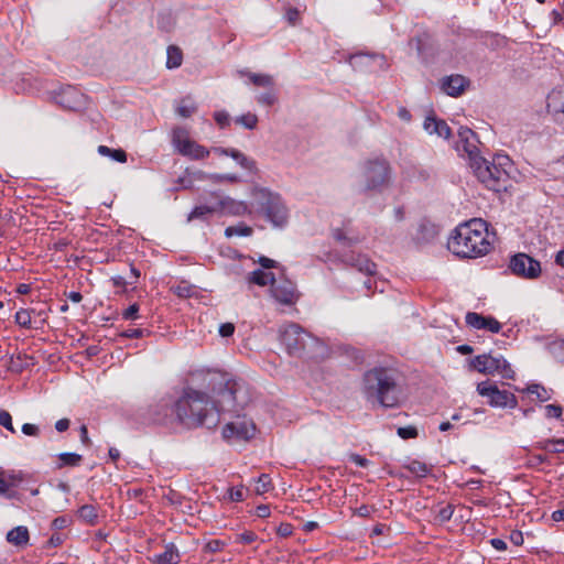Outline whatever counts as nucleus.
Returning <instances> with one entry per match:
<instances>
[{
    "label": "nucleus",
    "mask_w": 564,
    "mask_h": 564,
    "mask_svg": "<svg viewBox=\"0 0 564 564\" xmlns=\"http://www.w3.org/2000/svg\"><path fill=\"white\" fill-rule=\"evenodd\" d=\"M191 380L206 383L213 395L192 387L184 389L174 412L188 426H215L221 412H239L250 400L245 382L229 373L196 370L191 373Z\"/></svg>",
    "instance_id": "nucleus-1"
},
{
    "label": "nucleus",
    "mask_w": 564,
    "mask_h": 564,
    "mask_svg": "<svg viewBox=\"0 0 564 564\" xmlns=\"http://www.w3.org/2000/svg\"><path fill=\"white\" fill-rule=\"evenodd\" d=\"M362 393L367 401L395 408L403 395L402 376L392 367L377 366L364 373Z\"/></svg>",
    "instance_id": "nucleus-2"
},
{
    "label": "nucleus",
    "mask_w": 564,
    "mask_h": 564,
    "mask_svg": "<svg viewBox=\"0 0 564 564\" xmlns=\"http://www.w3.org/2000/svg\"><path fill=\"white\" fill-rule=\"evenodd\" d=\"M447 247L460 258H477L486 254L490 249L486 223L481 219H471L460 224L448 239Z\"/></svg>",
    "instance_id": "nucleus-3"
},
{
    "label": "nucleus",
    "mask_w": 564,
    "mask_h": 564,
    "mask_svg": "<svg viewBox=\"0 0 564 564\" xmlns=\"http://www.w3.org/2000/svg\"><path fill=\"white\" fill-rule=\"evenodd\" d=\"M470 167L475 176L488 189L494 192L506 191L510 180L511 160L506 154H496L491 161L475 159Z\"/></svg>",
    "instance_id": "nucleus-4"
},
{
    "label": "nucleus",
    "mask_w": 564,
    "mask_h": 564,
    "mask_svg": "<svg viewBox=\"0 0 564 564\" xmlns=\"http://www.w3.org/2000/svg\"><path fill=\"white\" fill-rule=\"evenodd\" d=\"M252 197L257 204L258 213L272 225V227L282 229L289 223V208L280 194L265 187H254Z\"/></svg>",
    "instance_id": "nucleus-5"
},
{
    "label": "nucleus",
    "mask_w": 564,
    "mask_h": 564,
    "mask_svg": "<svg viewBox=\"0 0 564 564\" xmlns=\"http://www.w3.org/2000/svg\"><path fill=\"white\" fill-rule=\"evenodd\" d=\"M360 182L364 192L382 193L391 183V166L383 158L367 160L361 165Z\"/></svg>",
    "instance_id": "nucleus-6"
},
{
    "label": "nucleus",
    "mask_w": 564,
    "mask_h": 564,
    "mask_svg": "<svg viewBox=\"0 0 564 564\" xmlns=\"http://www.w3.org/2000/svg\"><path fill=\"white\" fill-rule=\"evenodd\" d=\"M279 339L290 356L301 357L306 350L319 345V340L299 324L290 323L279 329Z\"/></svg>",
    "instance_id": "nucleus-7"
},
{
    "label": "nucleus",
    "mask_w": 564,
    "mask_h": 564,
    "mask_svg": "<svg viewBox=\"0 0 564 564\" xmlns=\"http://www.w3.org/2000/svg\"><path fill=\"white\" fill-rule=\"evenodd\" d=\"M470 368L484 375H501L506 379H513L514 371L502 356L478 355L470 359Z\"/></svg>",
    "instance_id": "nucleus-8"
},
{
    "label": "nucleus",
    "mask_w": 564,
    "mask_h": 564,
    "mask_svg": "<svg viewBox=\"0 0 564 564\" xmlns=\"http://www.w3.org/2000/svg\"><path fill=\"white\" fill-rule=\"evenodd\" d=\"M477 392L488 399V404L492 408H510L518 405L516 395L507 390H499L497 384L486 380L477 384Z\"/></svg>",
    "instance_id": "nucleus-9"
},
{
    "label": "nucleus",
    "mask_w": 564,
    "mask_h": 564,
    "mask_svg": "<svg viewBox=\"0 0 564 564\" xmlns=\"http://www.w3.org/2000/svg\"><path fill=\"white\" fill-rule=\"evenodd\" d=\"M509 270L512 274L525 279L535 280L541 275V263L527 253H516L510 258Z\"/></svg>",
    "instance_id": "nucleus-10"
},
{
    "label": "nucleus",
    "mask_w": 564,
    "mask_h": 564,
    "mask_svg": "<svg viewBox=\"0 0 564 564\" xmlns=\"http://www.w3.org/2000/svg\"><path fill=\"white\" fill-rule=\"evenodd\" d=\"M173 144L182 155L188 156L193 160L205 159L210 153V150L188 139L186 137V131L182 128L173 130Z\"/></svg>",
    "instance_id": "nucleus-11"
},
{
    "label": "nucleus",
    "mask_w": 564,
    "mask_h": 564,
    "mask_svg": "<svg viewBox=\"0 0 564 564\" xmlns=\"http://www.w3.org/2000/svg\"><path fill=\"white\" fill-rule=\"evenodd\" d=\"M256 425L251 420L238 417L236 421L227 423L223 429L225 440L248 441L254 436Z\"/></svg>",
    "instance_id": "nucleus-12"
},
{
    "label": "nucleus",
    "mask_w": 564,
    "mask_h": 564,
    "mask_svg": "<svg viewBox=\"0 0 564 564\" xmlns=\"http://www.w3.org/2000/svg\"><path fill=\"white\" fill-rule=\"evenodd\" d=\"M478 139L476 133L467 127H460L458 130V140L456 142V150L463 151L469 159V165L476 161L475 159H481L478 150Z\"/></svg>",
    "instance_id": "nucleus-13"
},
{
    "label": "nucleus",
    "mask_w": 564,
    "mask_h": 564,
    "mask_svg": "<svg viewBox=\"0 0 564 564\" xmlns=\"http://www.w3.org/2000/svg\"><path fill=\"white\" fill-rule=\"evenodd\" d=\"M55 101L68 110H78L85 104V96L76 87L67 85L62 87L55 95Z\"/></svg>",
    "instance_id": "nucleus-14"
},
{
    "label": "nucleus",
    "mask_w": 564,
    "mask_h": 564,
    "mask_svg": "<svg viewBox=\"0 0 564 564\" xmlns=\"http://www.w3.org/2000/svg\"><path fill=\"white\" fill-rule=\"evenodd\" d=\"M217 200L218 215L245 216L251 213L249 205L243 200H237L230 196H219L212 194Z\"/></svg>",
    "instance_id": "nucleus-15"
},
{
    "label": "nucleus",
    "mask_w": 564,
    "mask_h": 564,
    "mask_svg": "<svg viewBox=\"0 0 564 564\" xmlns=\"http://www.w3.org/2000/svg\"><path fill=\"white\" fill-rule=\"evenodd\" d=\"M271 294L275 301L285 305L293 304L297 299L296 288L289 280L280 282L274 280L271 285Z\"/></svg>",
    "instance_id": "nucleus-16"
},
{
    "label": "nucleus",
    "mask_w": 564,
    "mask_h": 564,
    "mask_svg": "<svg viewBox=\"0 0 564 564\" xmlns=\"http://www.w3.org/2000/svg\"><path fill=\"white\" fill-rule=\"evenodd\" d=\"M343 262L360 273L375 275L377 265L367 256L360 253H347L343 256Z\"/></svg>",
    "instance_id": "nucleus-17"
},
{
    "label": "nucleus",
    "mask_w": 564,
    "mask_h": 564,
    "mask_svg": "<svg viewBox=\"0 0 564 564\" xmlns=\"http://www.w3.org/2000/svg\"><path fill=\"white\" fill-rule=\"evenodd\" d=\"M466 324L476 329H486L497 334L501 329V324L492 316H484L481 314L469 312L466 314Z\"/></svg>",
    "instance_id": "nucleus-18"
},
{
    "label": "nucleus",
    "mask_w": 564,
    "mask_h": 564,
    "mask_svg": "<svg viewBox=\"0 0 564 564\" xmlns=\"http://www.w3.org/2000/svg\"><path fill=\"white\" fill-rule=\"evenodd\" d=\"M468 85L469 80L462 75L446 76L441 82L442 90L451 97L460 96Z\"/></svg>",
    "instance_id": "nucleus-19"
},
{
    "label": "nucleus",
    "mask_w": 564,
    "mask_h": 564,
    "mask_svg": "<svg viewBox=\"0 0 564 564\" xmlns=\"http://www.w3.org/2000/svg\"><path fill=\"white\" fill-rule=\"evenodd\" d=\"M423 128L429 134H436L444 139H448L451 137V128L448 124L444 120L436 118L434 115H430L425 118Z\"/></svg>",
    "instance_id": "nucleus-20"
},
{
    "label": "nucleus",
    "mask_w": 564,
    "mask_h": 564,
    "mask_svg": "<svg viewBox=\"0 0 564 564\" xmlns=\"http://www.w3.org/2000/svg\"><path fill=\"white\" fill-rule=\"evenodd\" d=\"M181 561V555L173 543H167L164 547V551L159 554H154L151 557V562L153 564H178Z\"/></svg>",
    "instance_id": "nucleus-21"
},
{
    "label": "nucleus",
    "mask_w": 564,
    "mask_h": 564,
    "mask_svg": "<svg viewBox=\"0 0 564 564\" xmlns=\"http://www.w3.org/2000/svg\"><path fill=\"white\" fill-rule=\"evenodd\" d=\"M213 215H218L217 200L210 202L209 204H202L196 206L188 215L187 220L194 219L208 220Z\"/></svg>",
    "instance_id": "nucleus-22"
},
{
    "label": "nucleus",
    "mask_w": 564,
    "mask_h": 564,
    "mask_svg": "<svg viewBox=\"0 0 564 564\" xmlns=\"http://www.w3.org/2000/svg\"><path fill=\"white\" fill-rule=\"evenodd\" d=\"M534 448L552 454L564 453V438H547L534 443Z\"/></svg>",
    "instance_id": "nucleus-23"
},
{
    "label": "nucleus",
    "mask_w": 564,
    "mask_h": 564,
    "mask_svg": "<svg viewBox=\"0 0 564 564\" xmlns=\"http://www.w3.org/2000/svg\"><path fill=\"white\" fill-rule=\"evenodd\" d=\"M7 541L15 546L26 545L29 542V530L26 527L19 525L7 533Z\"/></svg>",
    "instance_id": "nucleus-24"
},
{
    "label": "nucleus",
    "mask_w": 564,
    "mask_h": 564,
    "mask_svg": "<svg viewBox=\"0 0 564 564\" xmlns=\"http://www.w3.org/2000/svg\"><path fill=\"white\" fill-rule=\"evenodd\" d=\"M275 280L274 274L271 272H265L262 269H257L250 272L247 276V281L250 284H257L259 286H265L268 284L273 283Z\"/></svg>",
    "instance_id": "nucleus-25"
},
{
    "label": "nucleus",
    "mask_w": 564,
    "mask_h": 564,
    "mask_svg": "<svg viewBox=\"0 0 564 564\" xmlns=\"http://www.w3.org/2000/svg\"><path fill=\"white\" fill-rule=\"evenodd\" d=\"M547 107L555 113L564 115V88L553 90L547 98Z\"/></svg>",
    "instance_id": "nucleus-26"
},
{
    "label": "nucleus",
    "mask_w": 564,
    "mask_h": 564,
    "mask_svg": "<svg viewBox=\"0 0 564 564\" xmlns=\"http://www.w3.org/2000/svg\"><path fill=\"white\" fill-rule=\"evenodd\" d=\"M229 156L232 158L242 169L254 172L257 170L256 161L245 155L237 149H231Z\"/></svg>",
    "instance_id": "nucleus-27"
},
{
    "label": "nucleus",
    "mask_w": 564,
    "mask_h": 564,
    "mask_svg": "<svg viewBox=\"0 0 564 564\" xmlns=\"http://www.w3.org/2000/svg\"><path fill=\"white\" fill-rule=\"evenodd\" d=\"M376 59H381V56L377 54L358 53L349 57V64L354 68H360L362 66H369Z\"/></svg>",
    "instance_id": "nucleus-28"
},
{
    "label": "nucleus",
    "mask_w": 564,
    "mask_h": 564,
    "mask_svg": "<svg viewBox=\"0 0 564 564\" xmlns=\"http://www.w3.org/2000/svg\"><path fill=\"white\" fill-rule=\"evenodd\" d=\"M78 517L87 524L94 525L98 520L97 508L93 505H84L78 509Z\"/></svg>",
    "instance_id": "nucleus-29"
},
{
    "label": "nucleus",
    "mask_w": 564,
    "mask_h": 564,
    "mask_svg": "<svg viewBox=\"0 0 564 564\" xmlns=\"http://www.w3.org/2000/svg\"><path fill=\"white\" fill-rule=\"evenodd\" d=\"M158 28L164 32H171L175 26V18L171 11H162L158 14Z\"/></svg>",
    "instance_id": "nucleus-30"
},
{
    "label": "nucleus",
    "mask_w": 564,
    "mask_h": 564,
    "mask_svg": "<svg viewBox=\"0 0 564 564\" xmlns=\"http://www.w3.org/2000/svg\"><path fill=\"white\" fill-rule=\"evenodd\" d=\"M97 151L100 155L109 156L116 162H127V153L122 149H110L107 145H99Z\"/></svg>",
    "instance_id": "nucleus-31"
},
{
    "label": "nucleus",
    "mask_w": 564,
    "mask_h": 564,
    "mask_svg": "<svg viewBox=\"0 0 564 564\" xmlns=\"http://www.w3.org/2000/svg\"><path fill=\"white\" fill-rule=\"evenodd\" d=\"M196 110L197 106L191 97H185L181 99L176 108L177 115L183 118L191 117L194 112H196Z\"/></svg>",
    "instance_id": "nucleus-32"
},
{
    "label": "nucleus",
    "mask_w": 564,
    "mask_h": 564,
    "mask_svg": "<svg viewBox=\"0 0 564 564\" xmlns=\"http://www.w3.org/2000/svg\"><path fill=\"white\" fill-rule=\"evenodd\" d=\"M252 228L243 223H240L236 226H229L225 229V236L227 238H231L234 236L249 237L252 235Z\"/></svg>",
    "instance_id": "nucleus-33"
},
{
    "label": "nucleus",
    "mask_w": 564,
    "mask_h": 564,
    "mask_svg": "<svg viewBox=\"0 0 564 564\" xmlns=\"http://www.w3.org/2000/svg\"><path fill=\"white\" fill-rule=\"evenodd\" d=\"M183 61V54L182 51L176 46H169L167 47V58H166V67L177 68L181 66Z\"/></svg>",
    "instance_id": "nucleus-34"
},
{
    "label": "nucleus",
    "mask_w": 564,
    "mask_h": 564,
    "mask_svg": "<svg viewBox=\"0 0 564 564\" xmlns=\"http://www.w3.org/2000/svg\"><path fill=\"white\" fill-rule=\"evenodd\" d=\"M199 177H204L213 183H221V182H229V183H238L240 182V177L237 174H204L199 172Z\"/></svg>",
    "instance_id": "nucleus-35"
},
{
    "label": "nucleus",
    "mask_w": 564,
    "mask_h": 564,
    "mask_svg": "<svg viewBox=\"0 0 564 564\" xmlns=\"http://www.w3.org/2000/svg\"><path fill=\"white\" fill-rule=\"evenodd\" d=\"M549 352L558 361H564V339H554L547 344Z\"/></svg>",
    "instance_id": "nucleus-36"
},
{
    "label": "nucleus",
    "mask_w": 564,
    "mask_h": 564,
    "mask_svg": "<svg viewBox=\"0 0 564 564\" xmlns=\"http://www.w3.org/2000/svg\"><path fill=\"white\" fill-rule=\"evenodd\" d=\"M404 468H406L411 474L419 476V477H424L430 471V468L427 467V465L425 463H422L416 459L411 460L409 464H406L404 466Z\"/></svg>",
    "instance_id": "nucleus-37"
},
{
    "label": "nucleus",
    "mask_w": 564,
    "mask_h": 564,
    "mask_svg": "<svg viewBox=\"0 0 564 564\" xmlns=\"http://www.w3.org/2000/svg\"><path fill=\"white\" fill-rule=\"evenodd\" d=\"M249 79L251 80V83L253 85L259 86V87L269 88V87H272L274 84L273 77L270 75H267V74L250 73Z\"/></svg>",
    "instance_id": "nucleus-38"
},
{
    "label": "nucleus",
    "mask_w": 564,
    "mask_h": 564,
    "mask_svg": "<svg viewBox=\"0 0 564 564\" xmlns=\"http://www.w3.org/2000/svg\"><path fill=\"white\" fill-rule=\"evenodd\" d=\"M58 458L62 462V464L58 465V468H62L63 466H78L83 459L82 455L76 453H61Z\"/></svg>",
    "instance_id": "nucleus-39"
},
{
    "label": "nucleus",
    "mask_w": 564,
    "mask_h": 564,
    "mask_svg": "<svg viewBox=\"0 0 564 564\" xmlns=\"http://www.w3.org/2000/svg\"><path fill=\"white\" fill-rule=\"evenodd\" d=\"M235 122L241 124L246 129L253 130L258 124V117L254 113L248 112L235 119Z\"/></svg>",
    "instance_id": "nucleus-40"
},
{
    "label": "nucleus",
    "mask_w": 564,
    "mask_h": 564,
    "mask_svg": "<svg viewBox=\"0 0 564 564\" xmlns=\"http://www.w3.org/2000/svg\"><path fill=\"white\" fill-rule=\"evenodd\" d=\"M527 391L530 394H535L541 402H545L551 399V393L543 386L538 383L528 386Z\"/></svg>",
    "instance_id": "nucleus-41"
},
{
    "label": "nucleus",
    "mask_w": 564,
    "mask_h": 564,
    "mask_svg": "<svg viewBox=\"0 0 564 564\" xmlns=\"http://www.w3.org/2000/svg\"><path fill=\"white\" fill-rule=\"evenodd\" d=\"M454 513V506L451 503H447L444 507H441L437 511V514L435 516V520L440 523H445L449 521Z\"/></svg>",
    "instance_id": "nucleus-42"
},
{
    "label": "nucleus",
    "mask_w": 564,
    "mask_h": 564,
    "mask_svg": "<svg viewBox=\"0 0 564 564\" xmlns=\"http://www.w3.org/2000/svg\"><path fill=\"white\" fill-rule=\"evenodd\" d=\"M15 323L24 328H31V312L25 308H21L15 313Z\"/></svg>",
    "instance_id": "nucleus-43"
},
{
    "label": "nucleus",
    "mask_w": 564,
    "mask_h": 564,
    "mask_svg": "<svg viewBox=\"0 0 564 564\" xmlns=\"http://www.w3.org/2000/svg\"><path fill=\"white\" fill-rule=\"evenodd\" d=\"M271 489V479L269 475L262 474L258 477L256 482V492L259 495L265 494Z\"/></svg>",
    "instance_id": "nucleus-44"
},
{
    "label": "nucleus",
    "mask_w": 564,
    "mask_h": 564,
    "mask_svg": "<svg viewBox=\"0 0 564 564\" xmlns=\"http://www.w3.org/2000/svg\"><path fill=\"white\" fill-rule=\"evenodd\" d=\"M284 18L290 25H297L301 20V11L294 7L285 8Z\"/></svg>",
    "instance_id": "nucleus-45"
},
{
    "label": "nucleus",
    "mask_w": 564,
    "mask_h": 564,
    "mask_svg": "<svg viewBox=\"0 0 564 564\" xmlns=\"http://www.w3.org/2000/svg\"><path fill=\"white\" fill-rule=\"evenodd\" d=\"M0 496L7 498V499H17L18 492L13 489H10L6 481V476L0 473Z\"/></svg>",
    "instance_id": "nucleus-46"
},
{
    "label": "nucleus",
    "mask_w": 564,
    "mask_h": 564,
    "mask_svg": "<svg viewBox=\"0 0 564 564\" xmlns=\"http://www.w3.org/2000/svg\"><path fill=\"white\" fill-rule=\"evenodd\" d=\"M3 476H6V481L10 489H13L20 481H22L23 475L21 471H2Z\"/></svg>",
    "instance_id": "nucleus-47"
},
{
    "label": "nucleus",
    "mask_w": 564,
    "mask_h": 564,
    "mask_svg": "<svg viewBox=\"0 0 564 564\" xmlns=\"http://www.w3.org/2000/svg\"><path fill=\"white\" fill-rule=\"evenodd\" d=\"M0 425L6 427L9 432L15 433V429L12 424V416L6 410H0Z\"/></svg>",
    "instance_id": "nucleus-48"
},
{
    "label": "nucleus",
    "mask_w": 564,
    "mask_h": 564,
    "mask_svg": "<svg viewBox=\"0 0 564 564\" xmlns=\"http://www.w3.org/2000/svg\"><path fill=\"white\" fill-rule=\"evenodd\" d=\"M397 433L403 440L414 438L417 436L416 427L411 426V425L399 427Z\"/></svg>",
    "instance_id": "nucleus-49"
},
{
    "label": "nucleus",
    "mask_w": 564,
    "mask_h": 564,
    "mask_svg": "<svg viewBox=\"0 0 564 564\" xmlns=\"http://www.w3.org/2000/svg\"><path fill=\"white\" fill-rule=\"evenodd\" d=\"M333 236L337 241L344 242L346 246H352L359 242L358 238L346 237L345 232L340 229L334 230Z\"/></svg>",
    "instance_id": "nucleus-50"
},
{
    "label": "nucleus",
    "mask_w": 564,
    "mask_h": 564,
    "mask_svg": "<svg viewBox=\"0 0 564 564\" xmlns=\"http://www.w3.org/2000/svg\"><path fill=\"white\" fill-rule=\"evenodd\" d=\"M545 463H549V458L547 456L541 454L531 455L528 459V466L533 468Z\"/></svg>",
    "instance_id": "nucleus-51"
},
{
    "label": "nucleus",
    "mask_w": 564,
    "mask_h": 564,
    "mask_svg": "<svg viewBox=\"0 0 564 564\" xmlns=\"http://www.w3.org/2000/svg\"><path fill=\"white\" fill-rule=\"evenodd\" d=\"M563 412V409L561 405L557 404H547L545 405V415L546 417H561Z\"/></svg>",
    "instance_id": "nucleus-52"
},
{
    "label": "nucleus",
    "mask_w": 564,
    "mask_h": 564,
    "mask_svg": "<svg viewBox=\"0 0 564 564\" xmlns=\"http://www.w3.org/2000/svg\"><path fill=\"white\" fill-rule=\"evenodd\" d=\"M257 100L261 105L272 106L275 102L276 98L272 91H265L259 95Z\"/></svg>",
    "instance_id": "nucleus-53"
},
{
    "label": "nucleus",
    "mask_w": 564,
    "mask_h": 564,
    "mask_svg": "<svg viewBox=\"0 0 564 564\" xmlns=\"http://www.w3.org/2000/svg\"><path fill=\"white\" fill-rule=\"evenodd\" d=\"M225 546V542L220 540H210L205 545V551L209 553L220 552Z\"/></svg>",
    "instance_id": "nucleus-54"
},
{
    "label": "nucleus",
    "mask_w": 564,
    "mask_h": 564,
    "mask_svg": "<svg viewBox=\"0 0 564 564\" xmlns=\"http://www.w3.org/2000/svg\"><path fill=\"white\" fill-rule=\"evenodd\" d=\"M214 119L220 128H225L229 124V113L225 110L216 111L214 113Z\"/></svg>",
    "instance_id": "nucleus-55"
},
{
    "label": "nucleus",
    "mask_w": 564,
    "mask_h": 564,
    "mask_svg": "<svg viewBox=\"0 0 564 564\" xmlns=\"http://www.w3.org/2000/svg\"><path fill=\"white\" fill-rule=\"evenodd\" d=\"M69 523H70V519L65 516H62V517L55 518L52 521V528L54 530H63V529L67 528L69 525Z\"/></svg>",
    "instance_id": "nucleus-56"
},
{
    "label": "nucleus",
    "mask_w": 564,
    "mask_h": 564,
    "mask_svg": "<svg viewBox=\"0 0 564 564\" xmlns=\"http://www.w3.org/2000/svg\"><path fill=\"white\" fill-rule=\"evenodd\" d=\"M21 430L22 433L28 436L37 437L40 435V427L35 424L24 423Z\"/></svg>",
    "instance_id": "nucleus-57"
},
{
    "label": "nucleus",
    "mask_w": 564,
    "mask_h": 564,
    "mask_svg": "<svg viewBox=\"0 0 564 564\" xmlns=\"http://www.w3.org/2000/svg\"><path fill=\"white\" fill-rule=\"evenodd\" d=\"M139 305L137 303L130 305L128 308H126L122 313V316L124 319H137L138 312H139Z\"/></svg>",
    "instance_id": "nucleus-58"
},
{
    "label": "nucleus",
    "mask_w": 564,
    "mask_h": 564,
    "mask_svg": "<svg viewBox=\"0 0 564 564\" xmlns=\"http://www.w3.org/2000/svg\"><path fill=\"white\" fill-rule=\"evenodd\" d=\"M349 460L351 463L356 464L357 466L362 467V468L368 467L369 464H370V462L366 457H364V456H361L359 454H350L349 455Z\"/></svg>",
    "instance_id": "nucleus-59"
},
{
    "label": "nucleus",
    "mask_w": 564,
    "mask_h": 564,
    "mask_svg": "<svg viewBox=\"0 0 564 564\" xmlns=\"http://www.w3.org/2000/svg\"><path fill=\"white\" fill-rule=\"evenodd\" d=\"M145 333V329L142 328H129L121 333L122 337L126 338H139L142 337Z\"/></svg>",
    "instance_id": "nucleus-60"
},
{
    "label": "nucleus",
    "mask_w": 564,
    "mask_h": 564,
    "mask_svg": "<svg viewBox=\"0 0 564 564\" xmlns=\"http://www.w3.org/2000/svg\"><path fill=\"white\" fill-rule=\"evenodd\" d=\"M257 540L256 533L251 531H246L238 535V541L243 544H250Z\"/></svg>",
    "instance_id": "nucleus-61"
},
{
    "label": "nucleus",
    "mask_w": 564,
    "mask_h": 564,
    "mask_svg": "<svg viewBox=\"0 0 564 564\" xmlns=\"http://www.w3.org/2000/svg\"><path fill=\"white\" fill-rule=\"evenodd\" d=\"M509 540L511 541L512 544H514L516 546H520L523 544L524 542V539H523V534L521 531H518V530H513L510 535H509Z\"/></svg>",
    "instance_id": "nucleus-62"
},
{
    "label": "nucleus",
    "mask_w": 564,
    "mask_h": 564,
    "mask_svg": "<svg viewBox=\"0 0 564 564\" xmlns=\"http://www.w3.org/2000/svg\"><path fill=\"white\" fill-rule=\"evenodd\" d=\"M175 293L182 297H189L192 295V286L185 283L180 284L175 288Z\"/></svg>",
    "instance_id": "nucleus-63"
},
{
    "label": "nucleus",
    "mask_w": 564,
    "mask_h": 564,
    "mask_svg": "<svg viewBox=\"0 0 564 564\" xmlns=\"http://www.w3.org/2000/svg\"><path fill=\"white\" fill-rule=\"evenodd\" d=\"M229 499L231 501H242L243 500V488H230L228 491Z\"/></svg>",
    "instance_id": "nucleus-64"
}]
</instances>
